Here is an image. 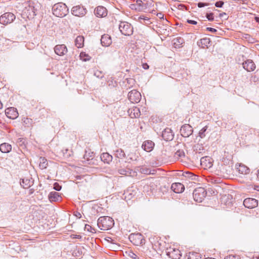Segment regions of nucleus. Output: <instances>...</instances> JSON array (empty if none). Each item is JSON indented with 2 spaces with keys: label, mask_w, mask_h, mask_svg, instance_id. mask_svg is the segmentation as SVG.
I'll use <instances>...</instances> for the list:
<instances>
[{
  "label": "nucleus",
  "mask_w": 259,
  "mask_h": 259,
  "mask_svg": "<svg viewBox=\"0 0 259 259\" xmlns=\"http://www.w3.org/2000/svg\"><path fill=\"white\" fill-rule=\"evenodd\" d=\"M129 239L136 245L142 244L143 241H144L143 236L139 233L130 235Z\"/></svg>",
  "instance_id": "obj_10"
},
{
  "label": "nucleus",
  "mask_w": 259,
  "mask_h": 259,
  "mask_svg": "<svg viewBox=\"0 0 259 259\" xmlns=\"http://www.w3.org/2000/svg\"><path fill=\"white\" fill-rule=\"evenodd\" d=\"M79 218H80V217H81V214H80V213H78V214L76 215V217H78V216H79Z\"/></svg>",
  "instance_id": "obj_61"
},
{
  "label": "nucleus",
  "mask_w": 259,
  "mask_h": 259,
  "mask_svg": "<svg viewBox=\"0 0 259 259\" xmlns=\"http://www.w3.org/2000/svg\"><path fill=\"white\" fill-rule=\"evenodd\" d=\"M206 191L202 187H199L194 190L193 196L195 201L201 202L206 196Z\"/></svg>",
  "instance_id": "obj_4"
},
{
  "label": "nucleus",
  "mask_w": 259,
  "mask_h": 259,
  "mask_svg": "<svg viewBox=\"0 0 259 259\" xmlns=\"http://www.w3.org/2000/svg\"><path fill=\"white\" fill-rule=\"evenodd\" d=\"M101 159L104 163L109 164L112 160V156L108 153H103L101 155Z\"/></svg>",
  "instance_id": "obj_26"
},
{
  "label": "nucleus",
  "mask_w": 259,
  "mask_h": 259,
  "mask_svg": "<svg viewBox=\"0 0 259 259\" xmlns=\"http://www.w3.org/2000/svg\"><path fill=\"white\" fill-rule=\"evenodd\" d=\"M232 197L231 195H228L227 196L225 195L224 196L223 198H222V201H226L227 199H228V200H230L231 198H232Z\"/></svg>",
  "instance_id": "obj_43"
},
{
  "label": "nucleus",
  "mask_w": 259,
  "mask_h": 259,
  "mask_svg": "<svg viewBox=\"0 0 259 259\" xmlns=\"http://www.w3.org/2000/svg\"><path fill=\"white\" fill-rule=\"evenodd\" d=\"M157 15L158 16V17H159L160 18H163V15H162V17H161V16H162V14H161V13L158 14Z\"/></svg>",
  "instance_id": "obj_51"
},
{
  "label": "nucleus",
  "mask_w": 259,
  "mask_h": 259,
  "mask_svg": "<svg viewBox=\"0 0 259 259\" xmlns=\"http://www.w3.org/2000/svg\"><path fill=\"white\" fill-rule=\"evenodd\" d=\"M115 156L119 159L125 157V154L121 149H118L115 151Z\"/></svg>",
  "instance_id": "obj_30"
},
{
  "label": "nucleus",
  "mask_w": 259,
  "mask_h": 259,
  "mask_svg": "<svg viewBox=\"0 0 259 259\" xmlns=\"http://www.w3.org/2000/svg\"><path fill=\"white\" fill-rule=\"evenodd\" d=\"M11 149L12 146L8 143H4L0 145V151L3 153H9Z\"/></svg>",
  "instance_id": "obj_24"
},
{
  "label": "nucleus",
  "mask_w": 259,
  "mask_h": 259,
  "mask_svg": "<svg viewBox=\"0 0 259 259\" xmlns=\"http://www.w3.org/2000/svg\"><path fill=\"white\" fill-rule=\"evenodd\" d=\"M81 237L80 235H75V237H74V238L80 239V238H81Z\"/></svg>",
  "instance_id": "obj_52"
},
{
  "label": "nucleus",
  "mask_w": 259,
  "mask_h": 259,
  "mask_svg": "<svg viewBox=\"0 0 259 259\" xmlns=\"http://www.w3.org/2000/svg\"><path fill=\"white\" fill-rule=\"evenodd\" d=\"M128 255L131 258L133 259H139V256L133 251H130Z\"/></svg>",
  "instance_id": "obj_35"
},
{
  "label": "nucleus",
  "mask_w": 259,
  "mask_h": 259,
  "mask_svg": "<svg viewBox=\"0 0 259 259\" xmlns=\"http://www.w3.org/2000/svg\"><path fill=\"white\" fill-rule=\"evenodd\" d=\"M39 166L41 169H45L48 166L47 160L45 157H40L39 159Z\"/></svg>",
  "instance_id": "obj_29"
},
{
  "label": "nucleus",
  "mask_w": 259,
  "mask_h": 259,
  "mask_svg": "<svg viewBox=\"0 0 259 259\" xmlns=\"http://www.w3.org/2000/svg\"><path fill=\"white\" fill-rule=\"evenodd\" d=\"M52 12L53 14L56 16L63 17L66 15L68 12V9L65 4L58 3L53 6Z\"/></svg>",
  "instance_id": "obj_3"
},
{
  "label": "nucleus",
  "mask_w": 259,
  "mask_h": 259,
  "mask_svg": "<svg viewBox=\"0 0 259 259\" xmlns=\"http://www.w3.org/2000/svg\"><path fill=\"white\" fill-rule=\"evenodd\" d=\"M193 131L192 127L188 124L183 125L180 130L181 134L184 137H189L192 134Z\"/></svg>",
  "instance_id": "obj_11"
},
{
  "label": "nucleus",
  "mask_w": 259,
  "mask_h": 259,
  "mask_svg": "<svg viewBox=\"0 0 259 259\" xmlns=\"http://www.w3.org/2000/svg\"><path fill=\"white\" fill-rule=\"evenodd\" d=\"M139 19H142V20H144L145 19L144 18H142L141 17H139Z\"/></svg>",
  "instance_id": "obj_57"
},
{
  "label": "nucleus",
  "mask_w": 259,
  "mask_h": 259,
  "mask_svg": "<svg viewBox=\"0 0 259 259\" xmlns=\"http://www.w3.org/2000/svg\"><path fill=\"white\" fill-rule=\"evenodd\" d=\"M85 229L89 230V228H91V226L89 225H86L85 227Z\"/></svg>",
  "instance_id": "obj_50"
},
{
  "label": "nucleus",
  "mask_w": 259,
  "mask_h": 259,
  "mask_svg": "<svg viewBox=\"0 0 259 259\" xmlns=\"http://www.w3.org/2000/svg\"><path fill=\"white\" fill-rule=\"evenodd\" d=\"M206 29L208 31H210L211 32H215L217 31V30L215 29L211 28V27H207Z\"/></svg>",
  "instance_id": "obj_45"
},
{
  "label": "nucleus",
  "mask_w": 259,
  "mask_h": 259,
  "mask_svg": "<svg viewBox=\"0 0 259 259\" xmlns=\"http://www.w3.org/2000/svg\"><path fill=\"white\" fill-rule=\"evenodd\" d=\"M136 114H137V115H135V117H138V116L139 115L138 112H137V113H136Z\"/></svg>",
  "instance_id": "obj_62"
},
{
  "label": "nucleus",
  "mask_w": 259,
  "mask_h": 259,
  "mask_svg": "<svg viewBox=\"0 0 259 259\" xmlns=\"http://www.w3.org/2000/svg\"><path fill=\"white\" fill-rule=\"evenodd\" d=\"M71 13L75 16L82 17L87 13V10L83 6L78 5L73 7L71 9Z\"/></svg>",
  "instance_id": "obj_7"
},
{
  "label": "nucleus",
  "mask_w": 259,
  "mask_h": 259,
  "mask_svg": "<svg viewBox=\"0 0 259 259\" xmlns=\"http://www.w3.org/2000/svg\"><path fill=\"white\" fill-rule=\"evenodd\" d=\"M224 15H226L225 13H223L220 14V17H222Z\"/></svg>",
  "instance_id": "obj_54"
},
{
  "label": "nucleus",
  "mask_w": 259,
  "mask_h": 259,
  "mask_svg": "<svg viewBox=\"0 0 259 259\" xmlns=\"http://www.w3.org/2000/svg\"><path fill=\"white\" fill-rule=\"evenodd\" d=\"M128 97L132 103H138L141 100V95L140 92L134 90L129 92Z\"/></svg>",
  "instance_id": "obj_8"
},
{
  "label": "nucleus",
  "mask_w": 259,
  "mask_h": 259,
  "mask_svg": "<svg viewBox=\"0 0 259 259\" xmlns=\"http://www.w3.org/2000/svg\"><path fill=\"white\" fill-rule=\"evenodd\" d=\"M94 14L98 17H104L107 15V11L105 7L98 6L95 9Z\"/></svg>",
  "instance_id": "obj_17"
},
{
  "label": "nucleus",
  "mask_w": 259,
  "mask_h": 259,
  "mask_svg": "<svg viewBox=\"0 0 259 259\" xmlns=\"http://www.w3.org/2000/svg\"><path fill=\"white\" fill-rule=\"evenodd\" d=\"M224 259H238V258L233 255H229L226 256Z\"/></svg>",
  "instance_id": "obj_44"
},
{
  "label": "nucleus",
  "mask_w": 259,
  "mask_h": 259,
  "mask_svg": "<svg viewBox=\"0 0 259 259\" xmlns=\"http://www.w3.org/2000/svg\"><path fill=\"white\" fill-rule=\"evenodd\" d=\"M154 7L152 0H137L136 3L131 5L132 9L139 12H147L151 10Z\"/></svg>",
  "instance_id": "obj_1"
},
{
  "label": "nucleus",
  "mask_w": 259,
  "mask_h": 259,
  "mask_svg": "<svg viewBox=\"0 0 259 259\" xmlns=\"http://www.w3.org/2000/svg\"><path fill=\"white\" fill-rule=\"evenodd\" d=\"M188 259H202L200 254L197 252H189Z\"/></svg>",
  "instance_id": "obj_31"
},
{
  "label": "nucleus",
  "mask_w": 259,
  "mask_h": 259,
  "mask_svg": "<svg viewBox=\"0 0 259 259\" xmlns=\"http://www.w3.org/2000/svg\"><path fill=\"white\" fill-rule=\"evenodd\" d=\"M187 22L189 24H193V25H196L197 24V22L196 21L192 20H187Z\"/></svg>",
  "instance_id": "obj_46"
},
{
  "label": "nucleus",
  "mask_w": 259,
  "mask_h": 259,
  "mask_svg": "<svg viewBox=\"0 0 259 259\" xmlns=\"http://www.w3.org/2000/svg\"><path fill=\"white\" fill-rule=\"evenodd\" d=\"M16 18L15 15L10 12L5 13L0 17V23L6 25L12 23Z\"/></svg>",
  "instance_id": "obj_6"
},
{
  "label": "nucleus",
  "mask_w": 259,
  "mask_h": 259,
  "mask_svg": "<svg viewBox=\"0 0 259 259\" xmlns=\"http://www.w3.org/2000/svg\"><path fill=\"white\" fill-rule=\"evenodd\" d=\"M7 116L10 119H15L18 116V113L16 109L11 107L7 108L5 111Z\"/></svg>",
  "instance_id": "obj_18"
},
{
  "label": "nucleus",
  "mask_w": 259,
  "mask_h": 259,
  "mask_svg": "<svg viewBox=\"0 0 259 259\" xmlns=\"http://www.w3.org/2000/svg\"><path fill=\"white\" fill-rule=\"evenodd\" d=\"M79 218H80V217H81V214H80V213H78V214L76 215V217H78V216H79Z\"/></svg>",
  "instance_id": "obj_60"
},
{
  "label": "nucleus",
  "mask_w": 259,
  "mask_h": 259,
  "mask_svg": "<svg viewBox=\"0 0 259 259\" xmlns=\"http://www.w3.org/2000/svg\"><path fill=\"white\" fill-rule=\"evenodd\" d=\"M175 155L176 156L181 157L184 156L185 154L183 151L179 150L176 152Z\"/></svg>",
  "instance_id": "obj_37"
},
{
  "label": "nucleus",
  "mask_w": 259,
  "mask_h": 259,
  "mask_svg": "<svg viewBox=\"0 0 259 259\" xmlns=\"http://www.w3.org/2000/svg\"><path fill=\"white\" fill-rule=\"evenodd\" d=\"M166 254L171 259H180L181 256V252L178 249L171 247L167 249Z\"/></svg>",
  "instance_id": "obj_9"
},
{
  "label": "nucleus",
  "mask_w": 259,
  "mask_h": 259,
  "mask_svg": "<svg viewBox=\"0 0 259 259\" xmlns=\"http://www.w3.org/2000/svg\"><path fill=\"white\" fill-rule=\"evenodd\" d=\"M207 126H205L204 127H203L199 132V136L201 138H203L205 136V132H206V131L207 130Z\"/></svg>",
  "instance_id": "obj_34"
},
{
  "label": "nucleus",
  "mask_w": 259,
  "mask_h": 259,
  "mask_svg": "<svg viewBox=\"0 0 259 259\" xmlns=\"http://www.w3.org/2000/svg\"><path fill=\"white\" fill-rule=\"evenodd\" d=\"M84 38L82 36H78L75 40V45L78 48H81L83 46Z\"/></svg>",
  "instance_id": "obj_27"
},
{
  "label": "nucleus",
  "mask_w": 259,
  "mask_h": 259,
  "mask_svg": "<svg viewBox=\"0 0 259 259\" xmlns=\"http://www.w3.org/2000/svg\"><path fill=\"white\" fill-rule=\"evenodd\" d=\"M243 68L248 72L253 71L256 68L255 64L251 59H247L242 63Z\"/></svg>",
  "instance_id": "obj_12"
},
{
  "label": "nucleus",
  "mask_w": 259,
  "mask_h": 259,
  "mask_svg": "<svg viewBox=\"0 0 259 259\" xmlns=\"http://www.w3.org/2000/svg\"><path fill=\"white\" fill-rule=\"evenodd\" d=\"M206 18L208 19L209 21H213L214 19L213 18V14L212 13H208L206 14Z\"/></svg>",
  "instance_id": "obj_39"
},
{
  "label": "nucleus",
  "mask_w": 259,
  "mask_h": 259,
  "mask_svg": "<svg viewBox=\"0 0 259 259\" xmlns=\"http://www.w3.org/2000/svg\"><path fill=\"white\" fill-rule=\"evenodd\" d=\"M258 201L254 198H248L244 199L243 205L248 208H252L257 206Z\"/></svg>",
  "instance_id": "obj_13"
},
{
  "label": "nucleus",
  "mask_w": 259,
  "mask_h": 259,
  "mask_svg": "<svg viewBox=\"0 0 259 259\" xmlns=\"http://www.w3.org/2000/svg\"><path fill=\"white\" fill-rule=\"evenodd\" d=\"M114 224V220L112 218L108 216L101 217L98 220V226L102 230H108L111 229Z\"/></svg>",
  "instance_id": "obj_2"
},
{
  "label": "nucleus",
  "mask_w": 259,
  "mask_h": 259,
  "mask_svg": "<svg viewBox=\"0 0 259 259\" xmlns=\"http://www.w3.org/2000/svg\"><path fill=\"white\" fill-rule=\"evenodd\" d=\"M209 5V3H202V2H199L197 4V6L199 8H202L205 6H207Z\"/></svg>",
  "instance_id": "obj_42"
},
{
  "label": "nucleus",
  "mask_w": 259,
  "mask_h": 259,
  "mask_svg": "<svg viewBox=\"0 0 259 259\" xmlns=\"http://www.w3.org/2000/svg\"><path fill=\"white\" fill-rule=\"evenodd\" d=\"M205 259H215L214 258H205Z\"/></svg>",
  "instance_id": "obj_63"
},
{
  "label": "nucleus",
  "mask_w": 259,
  "mask_h": 259,
  "mask_svg": "<svg viewBox=\"0 0 259 259\" xmlns=\"http://www.w3.org/2000/svg\"><path fill=\"white\" fill-rule=\"evenodd\" d=\"M225 204L229 207L232 206V202L231 201L225 202Z\"/></svg>",
  "instance_id": "obj_47"
},
{
  "label": "nucleus",
  "mask_w": 259,
  "mask_h": 259,
  "mask_svg": "<svg viewBox=\"0 0 259 259\" xmlns=\"http://www.w3.org/2000/svg\"><path fill=\"white\" fill-rule=\"evenodd\" d=\"M118 172L121 175H125L126 176L134 177L137 176V171L136 170H134L128 167L119 169Z\"/></svg>",
  "instance_id": "obj_14"
},
{
  "label": "nucleus",
  "mask_w": 259,
  "mask_h": 259,
  "mask_svg": "<svg viewBox=\"0 0 259 259\" xmlns=\"http://www.w3.org/2000/svg\"><path fill=\"white\" fill-rule=\"evenodd\" d=\"M201 164L205 167V168H209L212 167V163L211 159L208 157H202L200 160Z\"/></svg>",
  "instance_id": "obj_20"
},
{
  "label": "nucleus",
  "mask_w": 259,
  "mask_h": 259,
  "mask_svg": "<svg viewBox=\"0 0 259 259\" xmlns=\"http://www.w3.org/2000/svg\"><path fill=\"white\" fill-rule=\"evenodd\" d=\"M23 186V188H27L29 187V186L25 187L24 186Z\"/></svg>",
  "instance_id": "obj_64"
},
{
  "label": "nucleus",
  "mask_w": 259,
  "mask_h": 259,
  "mask_svg": "<svg viewBox=\"0 0 259 259\" xmlns=\"http://www.w3.org/2000/svg\"><path fill=\"white\" fill-rule=\"evenodd\" d=\"M257 177L259 178V169L257 170Z\"/></svg>",
  "instance_id": "obj_58"
},
{
  "label": "nucleus",
  "mask_w": 259,
  "mask_h": 259,
  "mask_svg": "<svg viewBox=\"0 0 259 259\" xmlns=\"http://www.w3.org/2000/svg\"><path fill=\"white\" fill-rule=\"evenodd\" d=\"M79 218H80V217H81V214H80V213H78V214L76 215V217H78V216H79Z\"/></svg>",
  "instance_id": "obj_59"
},
{
  "label": "nucleus",
  "mask_w": 259,
  "mask_h": 259,
  "mask_svg": "<svg viewBox=\"0 0 259 259\" xmlns=\"http://www.w3.org/2000/svg\"><path fill=\"white\" fill-rule=\"evenodd\" d=\"M94 75L96 76L98 78H102L103 77V74L102 72L99 70H96L94 72Z\"/></svg>",
  "instance_id": "obj_36"
},
{
  "label": "nucleus",
  "mask_w": 259,
  "mask_h": 259,
  "mask_svg": "<svg viewBox=\"0 0 259 259\" xmlns=\"http://www.w3.org/2000/svg\"><path fill=\"white\" fill-rule=\"evenodd\" d=\"M210 42V39L206 37L201 39L200 41L198 42L197 44L199 47L204 48L205 47L208 48Z\"/></svg>",
  "instance_id": "obj_25"
},
{
  "label": "nucleus",
  "mask_w": 259,
  "mask_h": 259,
  "mask_svg": "<svg viewBox=\"0 0 259 259\" xmlns=\"http://www.w3.org/2000/svg\"><path fill=\"white\" fill-rule=\"evenodd\" d=\"M101 43L103 46H109L112 43L111 37L108 34L103 35L101 38Z\"/></svg>",
  "instance_id": "obj_22"
},
{
  "label": "nucleus",
  "mask_w": 259,
  "mask_h": 259,
  "mask_svg": "<svg viewBox=\"0 0 259 259\" xmlns=\"http://www.w3.org/2000/svg\"><path fill=\"white\" fill-rule=\"evenodd\" d=\"M49 199L51 202H56L61 200V197L59 193L56 192H51L49 195Z\"/></svg>",
  "instance_id": "obj_23"
},
{
  "label": "nucleus",
  "mask_w": 259,
  "mask_h": 259,
  "mask_svg": "<svg viewBox=\"0 0 259 259\" xmlns=\"http://www.w3.org/2000/svg\"><path fill=\"white\" fill-rule=\"evenodd\" d=\"M55 53L59 56H63L67 52V49L64 45H58L54 48Z\"/></svg>",
  "instance_id": "obj_16"
},
{
  "label": "nucleus",
  "mask_w": 259,
  "mask_h": 259,
  "mask_svg": "<svg viewBox=\"0 0 259 259\" xmlns=\"http://www.w3.org/2000/svg\"><path fill=\"white\" fill-rule=\"evenodd\" d=\"M180 40H181V39L179 38V39H177L176 40L174 39V45L176 44V42L175 41H178L179 42H180Z\"/></svg>",
  "instance_id": "obj_49"
},
{
  "label": "nucleus",
  "mask_w": 259,
  "mask_h": 259,
  "mask_svg": "<svg viewBox=\"0 0 259 259\" xmlns=\"http://www.w3.org/2000/svg\"><path fill=\"white\" fill-rule=\"evenodd\" d=\"M143 67L145 69H147L149 68V66L147 64L145 63L143 65Z\"/></svg>",
  "instance_id": "obj_48"
},
{
  "label": "nucleus",
  "mask_w": 259,
  "mask_h": 259,
  "mask_svg": "<svg viewBox=\"0 0 259 259\" xmlns=\"http://www.w3.org/2000/svg\"><path fill=\"white\" fill-rule=\"evenodd\" d=\"M154 146V143L150 140L145 141L142 146V148L147 152H150Z\"/></svg>",
  "instance_id": "obj_21"
},
{
  "label": "nucleus",
  "mask_w": 259,
  "mask_h": 259,
  "mask_svg": "<svg viewBox=\"0 0 259 259\" xmlns=\"http://www.w3.org/2000/svg\"><path fill=\"white\" fill-rule=\"evenodd\" d=\"M80 59L83 61H89L91 59V57L88 54L85 52H81L79 55Z\"/></svg>",
  "instance_id": "obj_33"
},
{
  "label": "nucleus",
  "mask_w": 259,
  "mask_h": 259,
  "mask_svg": "<svg viewBox=\"0 0 259 259\" xmlns=\"http://www.w3.org/2000/svg\"><path fill=\"white\" fill-rule=\"evenodd\" d=\"M54 189L56 191H60L61 189V186L58 183H55L54 185Z\"/></svg>",
  "instance_id": "obj_40"
},
{
  "label": "nucleus",
  "mask_w": 259,
  "mask_h": 259,
  "mask_svg": "<svg viewBox=\"0 0 259 259\" xmlns=\"http://www.w3.org/2000/svg\"><path fill=\"white\" fill-rule=\"evenodd\" d=\"M162 137L166 141H171L174 138V134L170 128H166L162 132Z\"/></svg>",
  "instance_id": "obj_15"
},
{
  "label": "nucleus",
  "mask_w": 259,
  "mask_h": 259,
  "mask_svg": "<svg viewBox=\"0 0 259 259\" xmlns=\"http://www.w3.org/2000/svg\"><path fill=\"white\" fill-rule=\"evenodd\" d=\"M94 154L93 152L85 151L83 158L84 159H86L87 160L89 161L90 159H93L94 158Z\"/></svg>",
  "instance_id": "obj_32"
},
{
  "label": "nucleus",
  "mask_w": 259,
  "mask_h": 259,
  "mask_svg": "<svg viewBox=\"0 0 259 259\" xmlns=\"http://www.w3.org/2000/svg\"><path fill=\"white\" fill-rule=\"evenodd\" d=\"M224 5V2L223 1H219V2H217L215 3V6L216 7H218V8H221L223 7Z\"/></svg>",
  "instance_id": "obj_41"
},
{
  "label": "nucleus",
  "mask_w": 259,
  "mask_h": 259,
  "mask_svg": "<svg viewBox=\"0 0 259 259\" xmlns=\"http://www.w3.org/2000/svg\"><path fill=\"white\" fill-rule=\"evenodd\" d=\"M249 169L248 168H246V167H244L243 166H240V167L239 168V171H240L241 173L245 172V174L248 172V171Z\"/></svg>",
  "instance_id": "obj_38"
},
{
  "label": "nucleus",
  "mask_w": 259,
  "mask_h": 259,
  "mask_svg": "<svg viewBox=\"0 0 259 259\" xmlns=\"http://www.w3.org/2000/svg\"><path fill=\"white\" fill-rule=\"evenodd\" d=\"M119 29L121 33L124 35H131L133 32V27L127 22H121L119 25Z\"/></svg>",
  "instance_id": "obj_5"
},
{
  "label": "nucleus",
  "mask_w": 259,
  "mask_h": 259,
  "mask_svg": "<svg viewBox=\"0 0 259 259\" xmlns=\"http://www.w3.org/2000/svg\"><path fill=\"white\" fill-rule=\"evenodd\" d=\"M136 170H138L139 171H140L141 174H145V175H150L151 173V170L150 169L147 168V167H144V166H140V167H137L136 168Z\"/></svg>",
  "instance_id": "obj_28"
},
{
  "label": "nucleus",
  "mask_w": 259,
  "mask_h": 259,
  "mask_svg": "<svg viewBox=\"0 0 259 259\" xmlns=\"http://www.w3.org/2000/svg\"><path fill=\"white\" fill-rule=\"evenodd\" d=\"M171 189L175 193H180L184 191V186L180 183H173L171 186Z\"/></svg>",
  "instance_id": "obj_19"
},
{
  "label": "nucleus",
  "mask_w": 259,
  "mask_h": 259,
  "mask_svg": "<svg viewBox=\"0 0 259 259\" xmlns=\"http://www.w3.org/2000/svg\"><path fill=\"white\" fill-rule=\"evenodd\" d=\"M255 21H256L257 22L259 23V17H256L255 18Z\"/></svg>",
  "instance_id": "obj_53"
},
{
  "label": "nucleus",
  "mask_w": 259,
  "mask_h": 259,
  "mask_svg": "<svg viewBox=\"0 0 259 259\" xmlns=\"http://www.w3.org/2000/svg\"><path fill=\"white\" fill-rule=\"evenodd\" d=\"M134 111H135L134 114H135L136 111H139V109L138 108H136L134 109Z\"/></svg>",
  "instance_id": "obj_56"
},
{
  "label": "nucleus",
  "mask_w": 259,
  "mask_h": 259,
  "mask_svg": "<svg viewBox=\"0 0 259 259\" xmlns=\"http://www.w3.org/2000/svg\"><path fill=\"white\" fill-rule=\"evenodd\" d=\"M3 107V104L2 102L0 101V109L2 108Z\"/></svg>",
  "instance_id": "obj_55"
}]
</instances>
